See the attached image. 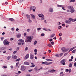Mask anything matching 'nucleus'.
Segmentation results:
<instances>
[{"label": "nucleus", "mask_w": 76, "mask_h": 76, "mask_svg": "<svg viewBox=\"0 0 76 76\" xmlns=\"http://www.w3.org/2000/svg\"><path fill=\"white\" fill-rule=\"evenodd\" d=\"M34 38V36H28L27 37V39L28 40H26L25 42H31V41H32V39H33Z\"/></svg>", "instance_id": "nucleus-1"}, {"label": "nucleus", "mask_w": 76, "mask_h": 76, "mask_svg": "<svg viewBox=\"0 0 76 76\" xmlns=\"http://www.w3.org/2000/svg\"><path fill=\"white\" fill-rule=\"evenodd\" d=\"M38 16L39 18H41V20H45V18L44 17V15L42 14H38Z\"/></svg>", "instance_id": "nucleus-2"}, {"label": "nucleus", "mask_w": 76, "mask_h": 76, "mask_svg": "<svg viewBox=\"0 0 76 76\" xmlns=\"http://www.w3.org/2000/svg\"><path fill=\"white\" fill-rule=\"evenodd\" d=\"M26 66H25L23 65L21 66V70L22 71H25L26 70Z\"/></svg>", "instance_id": "nucleus-3"}, {"label": "nucleus", "mask_w": 76, "mask_h": 76, "mask_svg": "<svg viewBox=\"0 0 76 76\" xmlns=\"http://www.w3.org/2000/svg\"><path fill=\"white\" fill-rule=\"evenodd\" d=\"M66 62V60L65 59H63L61 61V63L63 65H65Z\"/></svg>", "instance_id": "nucleus-4"}, {"label": "nucleus", "mask_w": 76, "mask_h": 76, "mask_svg": "<svg viewBox=\"0 0 76 76\" xmlns=\"http://www.w3.org/2000/svg\"><path fill=\"white\" fill-rule=\"evenodd\" d=\"M63 55V53H61V54H57L55 55V56L56 57H61L62 56V55Z\"/></svg>", "instance_id": "nucleus-5"}, {"label": "nucleus", "mask_w": 76, "mask_h": 76, "mask_svg": "<svg viewBox=\"0 0 76 76\" xmlns=\"http://www.w3.org/2000/svg\"><path fill=\"white\" fill-rule=\"evenodd\" d=\"M55 72H56V70L54 69H50L48 70V72H50V73H54Z\"/></svg>", "instance_id": "nucleus-6"}, {"label": "nucleus", "mask_w": 76, "mask_h": 76, "mask_svg": "<svg viewBox=\"0 0 76 76\" xmlns=\"http://www.w3.org/2000/svg\"><path fill=\"white\" fill-rule=\"evenodd\" d=\"M30 58L31 59V60H32V59H33L34 57V55H32V54H30Z\"/></svg>", "instance_id": "nucleus-7"}, {"label": "nucleus", "mask_w": 76, "mask_h": 76, "mask_svg": "<svg viewBox=\"0 0 76 76\" xmlns=\"http://www.w3.org/2000/svg\"><path fill=\"white\" fill-rule=\"evenodd\" d=\"M68 8L69 9H70V10H73V9H74L73 8V7L72 6H69L68 7Z\"/></svg>", "instance_id": "nucleus-8"}, {"label": "nucleus", "mask_w": 76, "mask_h": 76, "mask_svg": "<svg viewBox=\"0 0 76 76\" xmlns=\"http://www.w3.org/2000/svg\"><path fill=\"white\" fill-rule=\"evenodd\" d=\"M29 57V54H27L26 55L25 57H24V59L26 60V59L28 58Z\"/></svg>", "instance_id": "nucleus-9"}, {"label": "nucleus", "mask_w": 76, "mask_h": 76, "mask_svg": "<svg viewBox=\"0 0 76 76\" xmlns=\"http://www.w3.org/2000/svg\"><path fill=\"white\" fill-rule=\"evenodd\" d=\"M65 22L66 23H68V24H71V23H70V20H66L65 21Z\"/></svg>", "instance_id": "nucleus-10"}, {"label": "nucleus", "mask_w": 76, "mask_h": 76, "mask_svg": "<svg viewBox=\"0 0 76 76\" xmlns=\"http://www.w3.org/2000/svg\"><path fill=\"white\" fill-rule=\"evenodd\" d=\"M30 10H33V9H36V7L35 6H31L30 7Z\"/></svg>", "instance_id": "nucleus-11"}, {"label": "nucleus", "mask_w": 76, "mask_h": 76, "mask_svg": "<svg viewBox=\"0 0 76 76\" xmlns=\"http://www.w3.org/2000/svg\"><path fill=\"white\" fill-rule=\"evenodd\" d=\"M49 11L50 12L52 13L53 12V9L52 8H50L49 9Z\"/></svg>", "instance_id": "nucleus-12"}, {"label": "nucleus", "mask_w": 76, "mask_h": 76, "mask_svg": "<svg viewBox=\"0 0 76 76\" xmlns=\"http://www.w3.org/2000/svg\"><path fill=\"white\" fill-rule=\"evenodd\" d=\"M69 21H70L71 24L72 23V22H73V18H69Z\"/></svg>", "instance_id": "nucleus-13"}, {"label": "nucleus", "mask_w": 76, "mask_h": 76, "mask_svg": "<svg viewBox=\"0 0 76 76\" xmlns=\"http://www.w3.org/2000/svg\"><path fill=\"white\" fill-rule=\"evenodd\" d=\"M12 58L14 59H16V58H17V56L16 55H12Z\"/></svg>", "instance_id": "nucleus-14"}, {"label": "nucleus", "mask_w": 76, "mask_h": 76, "mask_svg": "<svg viewBox=\"0 0 76 76\" xmlns=\"http://www.w3.org/2000/svg\"><path fill=\"white\" fill-rule=\"evenodd\" d=\"M21 37V34H17V38H20Z\"/></svg>", "instance_id": "nucleus-15"}, {"label": "nucleus", "mask_w": 76, "mask_h": 76, "mask_svg": "<svg viewBox=\"0 0 76 76\" xmlns=\"http://www.w3.org/2000/svg\"><path fill=\"white\" fill-rule=\"evenodd\" d=\"M31 16L32 17V19H35V16L32 14H31Z\"/></svg>", "instance_id": "nucleus-16"}, {"label": "nucleus", "mask_w": 76, "mask_h": 76, "mask_svg": "<svg viewBox=\"0 0 76 76\" xmlns=\"http://www.w3.org/2000/svg\"><path fill=\"white\" fill-rule=\"evenodd\" d=\"M26 17L28 19H30V15H29L27 14L26 15Z\"/></svg>", "instance_id": "nucleus-17"}, {"label": "nucleus", "mask_w": 76, "mask_h": 76, "mask_svg": "<svg viewBox=\"0 0 76 76\" xmlns=\"http://www.w3.org/2000/svg\"><path fill=\"white\" fill-rule=\"evenodd\" d=\"M10 43V42L8 41H7L6 42L4 43V45H6L7 44H9Z\"/></svg>", "instance_id": "nucleus-18"}, {"label": "nucleus", "mask_w": 76, "mask_h": 76, "mask_svg": "<svg viewBox=\"0 0 76 76\" xmlns=\"http://www.w3.org/2000/svg\"><path fill=\"white\" fill-rule=\"evenodd\" d=\"M12 57V56H8L7 58V60H9L10 58H11V57Z\"/></svg>", "instance_id": "nucleus-19"}, {"label": "nucleus", "mask_w": 76, "mask_h": 76, "mask_svg": "<svg viewBox=\"0 0 76 76\" xmlns=\"http://www.w3.org/2000/svg\"><path fill=\"white\" fill-rule=\"evenodd\" d=\"M24 64H25V65H29V63L28 62H24Z\"/></svg>", "instance_id": "nucleus-20"}, {"label": "nucleus", "mask_w": 76, "mask_h": 76, "mask_svg": "<svg viewBox=\"0 0 76 76\" xmlns=\"http://www.w3.org/2000/svg\"><path fill=\"white\" fill-rule=\"evenodd\" d=\"M69 50V49L68 48V49H64V52L63 53H64L65 52H67V51H68Z\"/></svg>", "instance_id": "nucleus-21"}, {"label": "nucleus", "mask_w": 76, "mask_h": 76, "mask_svg": "<svg viewBox=\"0 0 76 76\" xmlns=\"http://www.w3.org/2000/svg\"><path fill=\"white\" fill-rule=\"evenodd\" d=\"M47 46L48 47H52V45H51V44L50 43H49L47 45Z\"/></svg>", "instance_id": "nucleus-22"}, {"label": "nucleus", "mask_w": 76, "mask_h": 76, "mask_svg": "<svg viewBox=\"0 0 76 76\" xmlns=\"http://www.w3.org/2000/svg\"><path fill=\"white\" fill-rule=\"evenodd\" d=\"M38 68V66H36L34 68V70H35L36 72H37L38 71V69H37Z\"/></svg>", "instance_id": "nucleus-23"}, {"label": "nucleus", "mask_w": 76, "mask_h": 76, "mask_svg": "<svg viewBox=\"0 0 76 76\" xmlns=\"http://www.w3.org/2000/svg\"><path fill=\"white\" fill-rule=\"evenodd\" d=\"M55 34H51V35L50 37V38H53V37H54Z\"/></svg>", "instance_id": "nucleus-24"}, {"label": "nucleus", "mask_w": 76, "mask_h": 76, "mask_svg": "<svg viewBox=\"0 0 76 76\" xmlns=\"http://www.w3.org/2000/svg\"><path fill=\"white\" fill-rule=\"evenodd\" d=\"M18 41H19V42H24V41H23V40L21 39H19L18 40Z\"/></svg>", "instance_id": "nucleus-25"}, {"label": "nucleus", "mask_w": 76, "mask_h": 76, "mask_svg": "<svg viewBox=\"0 0 76 76\" xmlns=\"http://www.w3.org/2000/svg\"><path fill=\"white\" fill-rule=\"evenodd\" d=\"M28 23H31V22H32V20L30 19V18H29V19H28Z\"/></svg>", "instance_id": "nucleus-26"}, {"label": "nucleus", "mask_w": 76, "mask_h": 76, "mask_svg": "<svg viewBox=\"0 0 76 76\" xmlns=\"http://www.w3.org/2000/svg\"><path fill=\"white\" fill-rule=\"evenodd\" d=\"M69 12H71V13H73V12H74V9L71 10L69 11Z\"/></svg>", "instance_id": "nucleus-27"}, {"label": "nucleus", "mask_w": 76, "mask_h": 76, "mask_svg": "<svg viewBox=\"0 0 76 76\" xmlns=\"http://www.w3.org/2000/svg\"><path fill=\"white\" fill-rule=\"evenodd\" d=\"M42 64H47L48 63V62L47 61H45V62H42Z\"/></svg>", "instance_id": "nucleus-28"}, {"label": "nucleus", "mask_w": 76, "mask_h": 76, "mask_svg": "<svg viewBox=\"0 0 76 76\" xmlns=\"http://www.w3.org/2000/svg\"><path fill=\"white\" fill-rule=\"evenodd\" d=\"M52 63H53L52 62H49L48 63H47V64L46 65H49V64H51Z\"/></svg>", "instance_id": "nucleus-29"}, {"label": "nucleus", "mask_w": 76, "mask_h": 76, "mask_svg": "<svg viewBox=\"0 0 76 76\" xmlns=\"http://www.w3.org/2000/svg\"><path fill=\"white\" fill-rule=\"evenodd\" d=\"M57 7H63V6L60 5H57Z\"/></svg>", "instance_id": "nucleus-30"}, {"label": "nucleus", "mask_w": 76, "mask_h": 76, "mask_svg": "<svg viewBox=\"0 0 76 76\" xmlns=\"http://www.w3.org/2000/svg\"><path fill=\"white\" fill-rule=\"evenodd\" d=\"M65 48H63L61 49V50L62 51L63 53Z\"/></svg>", "instance_id": "nucleus-31"}, {"label": "nucleus", "mask_w": 76, "mask_h": 76, "mask_svg": "<svg viewBox=\"0 0 76 76\" xmlns=\"http://www.w3.org/2000/svg\"><path fill=\"white\" fill-rule=\"evenodd\" d=\"M19 62H18L16 64V67H17V66H18V65H19Z\"/></svg>", "instance_id": "nucleus-32"}, {"label": "nucleus", "mask_w": 76, "mask_h": 76, "mask_svg": "<svg viewBox=\"0 0 76 76\" xmlns=\"http://www.w3.org/2000/svg\"><path fill=\"white\" fill-rule=\"evenodd\" d=\"M69 67H72V64L70 63H69Z\"/></svg>", "instance_id": "nucleus-33"}, {"label": "nucleus", "mask_w": 76, "mask_h": 76, "mask_svg": "<svg viewBox=\"0 0 76 76\" xmlns=\"http://www.w3.org/2000/svg\"><path fill=\"white\" fill-rule=\"evenodd\" d=\"M10 20H11V21H14V19L12 18H10Z\"/></svg>", "instance_id": "nucleus-34"}, {"label": "nucleus", "mask_w": 76, "mask_h": 76, "mask_svg": "<svg viewBox=\"0 0 76 76\" xmlns=\"http://www.w3.org/2000/svg\"><path fill=\"white\" fill-rule=\"evenodd\" d=\"M37 43V41H35L34 42V45H36Z\"/></svg>", "instance_id": "nucleus-35"}, {"label": "nucleus", "mask_w": 76, "mask_h": 76, "mask_svg": "<svg viewBox=\"0 0 76 76\" xmlns=\"http://www.w3.org/2000/svg\"><path fill=\"white\" fill-rule=\"evenodd\" d=\"M69 2H75V0H71L69 1Z\"/></svg>", "instance_id": "nucleus-36"}, {"label": "nucleus", "mask_w": 76, "mask_h": 76, "mask_svg": "<svg viewBox=\"0 0 76 76\" xmlns=\"http://www.w3.org/2000/svg\"><path fill=\"white\" fill-rule=\"evenodd\" d=\"M76 49L73 50L72 52V53H75L76 52Z\"/></svg>", "instance_id": "nucleus-37"}, {"label": "nucleus", "mask_w": 76, "mask_h": 76, "mask_svg": "<svg viewBox=\"0 0 76 76\" xmlns=\"http://www.w3.org/2000/svg\"><path fill=\"white\" fill-rule=\"evenodd\" d=\"M43 30H44V31H47V30L46 28H43Z\"/></svg>", "instance_id": "nucleus-38"}, {"label": "nucleus", "mask_w": 76, "mask_h": 76, "mask_svg": "<svg viewBox=\"0 0 76 76\" xmlns=\"http://www.w3.org/2000/svg\"><path fill=\"white\" fill-rule=\"evenodd\" d=\"M20 60V58H18V59H16V60H15V61H19Z\"/></svg>", "instance_id": "nucleus-39"}, {"label": "nucleus", "mask_w": 76, "mask_h": 76, "mask_svg": "<svg viewBox=\"0 0 76 76\" xmlns=\"http://www.w3.org/2000/svg\"><path fill=\"white\" fill-rule=\"evenodd\" d=\"M73 50V49L72 48H71L69 50L68 53H69V52H70V51H72Z\"/></svg>", "instance_id": "nucleus-40"}, {"label": "nucleus", "mask_w": 76, "mask_h": 76, "mask_svg": "<svg viewBox=\"0 0 76 76\" xmlns=\"http://www.w3.org/2000/svg\"><path fill=\"white\" fill-rule=\"evenodd\" d=\"M46 60H47V61H53V60H51V59H46Z\"/></svg>", "instance_id": "nucleus-41"}, {"label": "nucleus", "mask_w": 76, "mask_h": 76, "mask_svg": "<svg viewBox=\"0 0 76 76\" xmlns=\"http://www.w3.org/2000/svg\"><path fill=\"white\" fill-rule=\"evenodd\" d=\"M0 50H3V47H0Z\"/></svg>", "instance_id": "nucleus-42"}, {"label": "nucleus", "mask_w": 76, "mask_h": 76, "mask_svg": "<svg viewBox=\"0 0 76 76\" xmlns=\"http://www.w3.org/2000/svg\"><path fill=\"white\" fill-rule=\"evenodd\" d=\"M41 28H37V31H40V30H41Z\"/></svg>", "instance_id": "nucleus-43"}, {"label": "nucleus", "mask_w": 76, "mask_h": 76, "mask_svg": "<svg viewBox=\"0 0 76 76\" xmlns=\"http://www.w3.org/2000/svg\"><path fill=\"white\" fill-rule=\"evenodd\" d=\"M6 48H7L6 47H3V50H6Z\"/></svg>", "instance_id": "nucleus-44"}, {"label": "nucleus", "mask_w": 76, "mask_h": 76, "mask_svg": "<svg viewBox=\"0 0 76 76\" xmlns=\"http://www.w3.org/2000/svg\"><path fill=\"white\" fill-rule=\"evenodd\" d=\"M17 51L16 50L15 51H14L13 52V54H16V53H17Z\"/></svg>", "instance_id": "nucleus-45"}, {"label": "nucleus", "mask_w": 76, "mask_h": 76, "mask_svg": "<svg viewBox=\"0 0 76 76\" xmlns=\"http://www.w3.org/2000/svg\"><path fill=\"white\" fill-rule=\"evenodd\" d=\"M62 9H63V10H66V9H64V7H62Z\"/></svg>", "instance_id": "nucleus-46"}, {"label": "nucleus", "mask_w": 76, "mask_h": 76, "mask_svg": "<svg viewBox=\"0 0 76 76\" xmlns=\"http://www.w3.org/2000/svg\"><path fill=\"white\" fill-rule=\"evenodd\" d=\"M7 42V39H6L4 41V43Z\"/></svg>", "instance_id": "nucleus-47"}, {"label": "nucleus", "mask_w": 76, "mask_h": 76, "mask_svg": "<svg viewBox=\"0 0 76 76\" xmlns=\"http://www.w3.org/2000/svg\"><path fill=\"white\" fill-rule=\"evenodd\" d=\"M45 35V34H44V33H42V34H41V36H42V37H43V36H44Z\"/></svg>", "instance_id": "nucleus-48"}, {"label": "nucleus", "mask_w": 76, "mask_h": 76, "mask_svg": "<svg viewBox=\"0 0 76 76\" xmlns=\"http://www.w3.org/2000/svg\"><path fill=\"white\" fill-rule=\"evenodd\" d=\"M31 67H35V65H32V66H30Z\"/></svg>", "instance_id": "nucleus-49"}, {"label": "nucleus", "mask_w": 76, "mask_h": 76, "mask_svg": "<svg viewBox=\"0 0 76 76\" xmlns=\"http://www.w3.org/2000/svg\"><path fill=\"white\" fill-rule=\"evenodd\" d=\"M3 67L5 68V69H7V66H3Z\"/></svg>", "instance_id": "nucleus-50"}, {"label": "nucleus", "mask_w": 76, "mask_h": 76, "mask_svg": "<svg viewBox=\"0 0 76 76\" xmlns=\"http://www.w3.org/2000/svg\"><path fill=\"white\" fill-rule=\"evenodd\" d=\"M58 28L59 29H61V26H59L58 27Z\"/></svg>", "instance_id": "nucleus-51"}, {"label": "nucleus", "mask_w": 76, "mask_h": 76, "mask_svg": "<svg viewBox=\"0 0 76 76\" xmlns=\"http://www.w3.org/2000/svg\"><path fill=\"white\" fill-rule=\"evenodd\" d=\"M14 39L13 38H11L10 39V40L11 41H12V40H13Z\"/></svg>", "instance_id": "nucleus-52"}, {"label": "nucleus", "mask_w": 76, "mask_h": 76, "mask_svg": "<svg viewBox=\"0 0 76 76\" xmlns=\"http://www.w3.org/2000/svg\"><path fill=\"white\" fill-rule=\"evenodd\" d=\"M37 51H38V50H37V49H35L34 50V52H37Z\"/></svg>", "instance_id": "nucleus-53"}, {"label": "nucleus", "mask_w": 76, "mask_h": 76, "mask_svg": "<svg viewBox=\"0 0 76 76\" xmlns=\"http://www.w3.org/2000/svg\"><path fill=\"white\" fill-rule=\"evenodd\" d=\"M11 30L12 31H15V28H11Z\"/></svg>", "instance_id": "nucleus-54"}, {"label": "nucleus", "mask_w": 76, "mask_h": 76, "mask_svg": "<svg viewBox=\"0 0 76 76\" xmlns=\"http://www.w3.org/2000/svg\"><path fill=\"white\" fill-rule=\"evenodd\" d=\"M50 73V72H48H48H46V73H45V75H46V74H48V73Z\"/></svg>", "instance_id": "nucleus-55"}, {"label": "nucleus", "mask_w": 76, "mask_h": 76, "mask_svg": "<svg viewBox=\"0 0 76 76\" xmlns=\"http://www.w3.org/2000/svg\"><path fill=\"white\" fill-rule=\"evenodd\" d=\"M28 47H26L25 48V51H27V50H28Z\"/></svg>", "instance_id": "nucleus-56"}, {"label": "nucleus", "mask_w": 76, "mask_h": 76, "mask_svg": "<svg viewBox=\"0 0 76 76\" xmlns=\"http://www.w3.org/2000/svg\"><path fill=\"white\" fill-rule=\"evenodd\" d=\"M68 53H69V52H68V53H65L64 54V56H66V55H67V54H68Z\"/></svg>", "instance_id": "nucleus-57"}, {"label": "nucleus", "mask_w": 76, "mask_h": 76, "mask_svg": "<svg viewBox=\"0 0 76 76\" xmlns=\"http://www.w3.org/2000/svg\"><path fill=\"white\" fill-rule=\"evenodd\" d=\"M50 43L52 45H53V44H54V42H50Z\"/></svg>", "instance_id": "nucleus-58"}, {"label": "nucleus", "mask_w": 76, "mask_h": 76, "mask_svg": "<svg viewBox=\"0 0 76 76\" xmlns=\"http://www.w3.org/2000/svg\"><path fill=\"white\" fill-rule=\"evenodd\" d=\"M1 76H7V75H1Z\"/></svg>", "instance_id": "nucleus-59"}, {"label": "nucleus", "mask_w": 76, "mask_h": 76, "mask_svg": "<svg viewBox=\"0 0 76 76\" xmlns=\"http://www.w3.org/2000/svg\"><path fill=\"white\" fill-rule=\"evenodd\" d=\"M52 41H53V39H50L49 40V41H50V42H51Z\"/></svg>", "instance_id": "nucleus-60"}, {"label": "nucleus", "mask_w": 76, "mask_h": 76, "mask_svg": "<svg viewBox=\"0 0 76 76\" xmlns=\"http://www.w3.org/2000/svg\"><path fill=\"white\" fill-rule=\"evenodd\" d=\"M74 66H75V67H76V62H75L74 64Z\"/></svg>", "instance_id": "nucleus-61"}, {"label": "nucleus", "mask_w": 76, "mask_h": 76, "mask_svg": "<svg viewBox=\"0 0 76 76\" xmlns=\"http://www.w3.org/2000/svg\"><path fill=\"white\" fill-rule=\"evenodd\" d=\"M18 45H21V44H22V43H21V42L18 43Z\"/></svg>", "instance_id": "nucleus-62"}, {"label": "nucleus", "mask_w": 76, "mask_h": 76, "mask_svg": "<svg viewBox=\"0 0 76 76\" xmlns=\"http://www.w3.org/2000/svg\"><path fill=\"white\" fill-rule=\"evenodd\" d=\"M75 21H76V18L74 20V19H73V22H75Z\"/></svg>", "instance_id": "nucleus-63"}, {"label": "nucleus", "mask_w": 76, "mask_h": 76, "mask_svg": "<svg viewBox=\"0 0 76 76\" xmlns=\"http://www.w3.org/2000/svg\"><path fill=\"white\" fill-rule=\"evenodd\" d=\"M68 72H69V73H70L71 72V69H69Z\"/></svg>", "instance_id": "nucleus-64"}]
</instances>
